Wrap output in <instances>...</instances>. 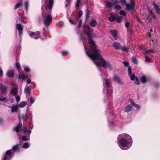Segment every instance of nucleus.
I'll list each match as a JSON object with an SVG mask.
<instances>
[{"mask_svg":"<svg viewBox=\"0 0 160 160\" xmlns=\"http://www.w3.org/2000/svg\"><path fill=\"white\" fill-rule=\"evenodd\" d=\"M121 50L123 51H127L128 50V48H127L124 47H122L121 46V48H120Z\"/></svg>","mask_w":160,"mask_h":160,"instance_id":"nucleus-46","label":"nucleus"},{"mask_svg":"<svg viewBox=\"0 0 160 160\" xmlns=\"http://www.w3.org/2000/svg\"><path fill=\"white\" fill-rule=\"evenodd\" d=\"M128 75L131 80L132 81H134L135 80V78L136 77L134 73L131 74L130 75Z\"/></svg>","mask_w":160,"mask_h":160,"instance_id":"nucleus-28","label":"nucleus"},{"mask_svg":"<svg viewBox=\"0 0 160 160\" xmlns=\"http://www.w3.org/2000/svg\"><path fill=\"white\" fill-rule=\"evenodd\" d=\"M16 99V101L17 102H19L20 100V97L19 96L16 95L15 96Z\"/></svg>","mask_w":160,"mask_h":160,"instance_id":"nucleus-50","label":"nucleus"},{"mask_svg":"<svg viewBox=\"0 0 160 160\" xmlns=\"http://www.w3.org/2000/svg\"><path fill=\"white\" fill-rule=\"evenodd\" d=\"M153 5L154 8L156 10L157 13L159 15H160V9L158 6L155 3H153Z\"/></svg>","mask_w":160,"mask_h":160,"instance_id":"nucleus-17","label":"nucleus"},{"mask_svg":"<svg viewBox=\"0 0 160 160\" xmlns=\"http://www.w3.org/2000/svg\"><path fill=\"white\" fill-rule=\"evenodd\" d=\"M18 118L20 121V122H21V118L24 121H26L28 119V117L26 114H23L21 115L20 114H19L18 116Z\"/></svg>","mask_w":160,"mask_h":160,"instance_id":"nucleus-10","label":"nucleus"},{"mask_svg":"<svg viewBox=\"0 0 160 160\" xmlns=\"http://www.w3.org/2000/svg\"><path fill=\"white\" fill-rule=\"evenodd\" d=\"M12 154V153L11 150H8L6 152L5 155L8 158V160H9L11 158Z\"/></svg>","mask_w":160,"mask_h":160,"instance_id":"nucleus-18","label":"nucleus"},{"mask_svg":"<svg viewBox=\"0 0 160 160\" xmlns=\"http://www.w3.org/2000/svg\"><path fill=\"white\" fill-rule=\"evenodd\" d=\"M40 33L39 31H37L35 32L30 31L28 33L29 36L31 38H33L35 39H37L39 38L40 37Z\"/></svg>","mask_w":160,"mask_h":160,"instance_id":"nucleus-5","label":"nucleus"},{"mask_svg":"<svg viewBox=\"0 0 160 160\" xmlns=\"http://www.w3.org/2000/svg\"><path fill=\"white\" fill-rule=\"evenodd\" d=\"M18 92V90L16 88H14L11 90L10 93L15 96L17 95Z\"/></svg>","mask_w":160,"mask_h":160,"instance_id":"nucleus-20","label":"nucleus"},{"mask_svg":"<svg viewBox=\"0 0 160 160\" xmlns=\"http://www.w3.org/2000/svg\"><path fill=\"white\" fill-rule=\"evenodd\" d=\"M122 8V7L120 5H116L114 7V8L116 10H120Z\"/></svg>","mask_w":160,"mask_h":160,"instance_id":"nucleus-42","label":"nucleus"},{"mask_svg":"<svg viewBox=\"0 0 160 160\" xmlns=\"http://www.w3.org/2000/svg\"><path fill=\"white\" fill-rule=\"evenodd\" d=\"M81 2L80 0H77L75 4V7L77 9H78L81 6Z\"/></svg>","mask_w":160,"mask_h":160,"instance_id":"nucleus-22","label":"nucleus"},{"mask_svg":"<svg viewBox=\"0 0 160 160\" xmlns=\"http://www.w3.org/2000/svg\"><path fill=\"white\" fill-rule=\"evenodd\" d=\"M83 12L82 10H80L78 12V18L80 19L81 16L82 15Z\"/></svg>","mask_w":160,"mask_h":160,"instance_id":"nucleus-41","label":"nucleus"},{"mask_svg":"<svg viewBox=\"0 0 160 160\" xmlns=\"http://www.w3.org/2000/svg\"><path fill=\"white\" fill-rule=\"evenodd\" d=\"M15 67L18 70H20L21 69V67L19 62H16L15 64Z\"/></svg>","mask_w":160,"mask_h":160,"instance_id":"nucleus-33","label":"nucleus"},{"mask_svg":"<svg viewBox=\"0 0 160 160\" xmlns=\"http://www.w3.org/2000/svg\"><path fill=\"white\" fill-rule=\"evenodd\" d=\"M103 83L104 87L103 93L107 95L105 98H108V96L111 98L110 94L112 92V88L110 81L108 78H105L103 79Z\"/></svg>","mask_w":160,"mask_h":160,"instance_id":"nucleus-3","label":"nucleus"},{"mask_svg":"<svg viewBox=\"0 0 160 160\" xmlns=\"http://www.w3.org/2000/svg\"><path fill=\"white\" fill-rule=\"evenodd\" d=\"M13 101H14V99L13 98H10L9 99H8V98L7 103H11L13 102Z\"/></svg>","mask_w":160,"mask_h":160,"instance_id":"nucleus-45","label":"nucleus"},{"mask_svg":"<svg viewBox=\"0 0 160 160\" xmlns=\"http://www.w3.org/2000/svg\"><path fill=\"white\" fill-rule=\"evenodd\" d=\"M32 88L31 85L28 86L27 85L24 89V92L26 95V97L29 96L30 94L31 89Z\"/></svg>","mask_w":160,"mask_h":160,"instance_id":"nucleus-7","label":"nucleus"},{"mask_svg":"<svg viewBox=\"0 0 160 160\" xmlns=\"http://www.w3.org/2000/svg\"><path fill=\"white\" fill-rule=\"evenodd\" d=\"M119 3V2L118 0H115L114 2H113V4L114 5H117V4H118Z\"/></svg>","mask_w":160,"mask_h":160,"instance_id":"nucleus-56","label":"nucleus"},{"mask_svg":"<svg viewBox=\"0 0 160 160\" xmlns=\"http://www.w3.org/2000/svg\"><path fill=\"white\" fill-rule=\"evenodd\" d=\"M116 19L118 22L120 23L121 22L122 20V16L118 17L117 18H116Z\"/></svg>","mask_w":160,"mask_h":160,"instance_id":"nucleus-38","label":"nucleus"},{"mask_svg":"<svg viewBox=\"0 0 160 160\" xmlns=\"http://www.w3.org/2000/svg\"><path fill=\"white\" fill-rule=\"evenodd\" d=\"M27 102L26 101H22L21 102L20 104L18 105L19 107L20 108H22L24 107L27 104Z\"/></svg>","mask_w":160,"mask_h":160,"instance_id":"nucleus-21","label":"nucleus"},{"mask_svg":"<svg viewBox=\"0 0 160 160\" xmlns=\"http://www.w3.org/2000/svg\"><path fill=\"white\" fill-rule=\"evenodd\" d=\"M108 20L111 22L114 21L116 19L115 15L114 13H111L110 14V16L108 17Z\"/></svg>","mask_w":160,"mask_h":160,"instance_id":"nucleus-14","label":"nucleus"},{"mask_svg":"<svg viewBox=\"0 0 160 160\" xmlns=\"http://www.w3.org/2000/svg\"><path fill=\"white\" fill-rule=\"evenodd\" d=\"M105 4L106 6L108 8H111L112 6V3L109 1L107 2Z\"/></svg>","mask_w":160,"mask_h":160,"instance_id":"nucleus-31","label":"nucleus"},{"mask_svg":"<svg viewBox=\"0 0 160 160\" xmlns=\"http://www.w3.org/2000/svg\"><path fill=\"white\" fill-rule=\"evenodd\" d=\"M17 29L19 31V33L20 35H22V33L23 26L19 23L17 24L16 25Z\"/></svg>","mask_w":160,"mask_h":160,"instance_id":"nucleus-11","label":"nucleus"},{"mask_svg":"<svg viewBox=\"0 0 160 160\" xmlns=\"http://www.w3.org/2000/svg\"><path fill=\"white\" fill-rule=\"evenodd\" d=\"M120 14L124 16H126V14L125 11L124 10H122L120 12Z\"/></svg>","mask_w":160,"mask_h":160,"instance_id":"nucleus-52","label":"nucleus"},{"mask_svg":"<svg viewBox=\"0 0 160 160\" xmlns=\"http://www.w3.org/2000/svg\"><path fill=\"white\" fill-rule=\"evenodd\" d=\"M131 60L132 62L135 64H137L138 63V61L137 58L135 56L132 57Z\"/></svg>","mask_w":160,"mask_h":160,"instance_id":"nucleus-26","label":"nucleus"},{"mask_svg":"<svg viewBox=\"0 0 160 160\" xmlns=\"http://www.w3.org/2000/svg\"><path fill=\"white\" fill-rule=\"evenodd\" d=\"M0 90L2 93V94H3L7 92V87H5L3 84H1L0 87Z\"/></svg>","mask_w":160,"mask_h":160,"instance_id":"nucleus-12","label":"nucleus"},{"mask_svg":"<svg viewBox=\"0 0 160 160\" xmlns=\"http://www.w3.org/2000/svg\"><path fill=\"white\" fill-rule=\"evenodd\" d=\"M22 141H26L28 140V138L26 136H23L22 137Z\"/></svg>","mask_w":160,"mask_h":160,"instance_id":"nucleus-55","label":"nucleus"},{"mask_svg":"<svg viewBox=\"0 0 160 160\" xmlns=\"http://www.w3.org/2000/svg\"><path fill=\"white\" fill-rule=\"evenodd\" d=\"M65 7H66V8L68 7L70 2L65 1Z\"/></svg>","mask_w":160,"mask_h":160,"instance_id":"nucleus-62","label":"nucleus"},{"mask_svg":"<svg viewBox=\"0 0 160 160\" xmlns=\"http://www.w3.org/2000/svg\"><path fill=\"white\" fill-rule=\"evenodd\" d=\"M29 147V144L28 142L24 143L22 146V147L24 148H27Z\"/></svg>","mask_w":160,"mask_h":160,"instance_id":"nucleus-40","label":"nucleus"},{"mask_svg":"<svg viewBox=\"0 0 160 160\" xmlns=\"http://www.w3.org/2000/svg\"><path fill=\"white\" fill-rule=\"evenodd\" d=\"M19 149V147L18 144L14 145L12 148V149L14 152H16Z\"/></svg>","mask_w":160,"mask_h":160,"instance_id":"nucleus-29","label":"nucleus"},{"mask_svg":"<svg viewBox=\"0 0 160 160\" xmlns=\"http://www.w3.org/2000/svg\"><path fill=\"white\" fill-rule=\"evenodd\" d=\"M130 142L128 141L126 139L123 138H121L118 140V145L119 147L122 149H127L130 147H128V145Z\"/></svg>","mask_w":160,"mask_h":160,"instance_id":"nucleus-4","label":"nucleus"},{"mask_svg":"<svg viewBox=\"0 0 160 160\" xmlns=\"http://www.w3.org/2000/svg\"><path fill=\"white\" fill-rule=\"evenodd\" d=\"M113 80L115 82H117L118 84H123L124 83L122 82L120 79L119 77L117 75H115L113 76Z\"/></svg>","mask_w":160,"mask_h":160,"instance_id":"nucleus-8","label":"nucleus"},{"mask_svg":"<svg viewBox=\"0 0 160 160\" xmlns=\"http://www.w3.org/2000/svg\"><path fill=\"white\" fill-rule=\"evenodd\" d=\"M89 12L88 11H87L86 12V19H87L89 17Z\"/></svg>","mask_w":160,"mask_h":160,"instance_id":"nucleus-57","label":"nucleus"},{"mask_svg":"<svg viewBox=\"0 0 160 160\" xmlns=\"http://www.w3.org/2000/svg\"><path fill=\"white\" fill-rule=\"evenodd\" d=\"M132 108V105H131L129 104L126 107L125 110H131Z\"/></svg>","mask_w":160,"mask_h":160,"instance_id":"nucleus-39","label":"nucleus"},{"mask_svg":"<svg viewBox=\"0 0 160 160\" xmlns=\"http://www.w3.org/2000/svg\"><path fill=\"white\" fill-rule=\"evenodd\" d=\"M113 47L116 49H119L120 48H121V45L120 44L117 42H114L113 43Z\"/></svg>","mask_w":160,"mask_h":160,"instance_id":"nucleus-19","label":"nucleus"},{"mask_svg":"<svg viewBox=\"0 0 160 160\" xmlns=\"http://www.w3.org/2000/svg\"><path fill=\"white\" fill-rule=\"evenodd\" d=\"M146 52L147 53H154V49H148L146 50Z\"/></svg>","mask_w":160,"mask_h":160,"instance_id":"nucleus-48","label":"nucleus"},{"mask_svg":"<svg viewBox=\"0 0 160 160\" xmlns=\"http://www.w3.org/2000/svg\"><path fill=\"white\" fill-rule=\"evenodd\" d=\"M3 75V71L1 68L0 67V77L2 76Z\"/></svg>","mask_w":160,"mask_h":160,"instance_id":"nucleus-59","label":"nucleus"},{"mask_svg":"<svg viewBox=\"0 0 160 160\" xmlns=\"http://www.w3.org/2000/svg\"><path fill=\"white\" fill-rule=\"evenodd\" d=\"M54 0H42L41 8L44 24L48 27L52 21L51 15Z\"/></svg>","mask_w":160,"mask_h":160,"instance_id":"nucleus-2","label":"nucleus"},{"mask_svg":"<svg viewBox=\"0 0 160 160\" xmlns=\"http://www.w3.org/2000/svg\"><path fill=\"white\" fill-rule=\"evenodd\" d=\"M25 4L26 9V11H27L29 5L28 2V1H26L25 2Z\"/></svg>","mask_w":160,"mask_h":160,"instance_id":"nucleus-47","label":"nucleus"},{"mask_svg":"<svg viewBox=\"0 0 160 160\" xmlns=\"http://www.w3.org/2000/svg\"><path fill=\"white\" fill-rule=\"evenodd\" d=\"M99 70L101 72V76H103L104 75V72H103L102 71V70L101 69H99Z\"/></svg>","mask_w":160,"mask_h":160,"instance_id":"nucleus-63","label":"nucleus"},{"mask_svg":"<svg viewBox=\"0 0 160 160\" xmlns=\"http://www.w3.org/2000/svg\"><path fill=\"white\" fill-rule=\"evenodd\" d=\"M151 59L149 58V57L148 56H145V61L146 62H150V61L151 60Z\"/></svg>","mask_w":160,"mask_h":160,"instance_id":"nucleus-43","label":"nucleus"},{"mask_svg":"<svg viewBox=\"0 0 160 160\" xmlns=\"http://www.w3.org/2000/svg\"><path fill=\"white\" fill-rule=\"evenodd\" d=\"M61 53L62 56H65L68 54V52L67 51H62L61 52Z\"/></svg>","mask_w":160,"mask_h":160,"instance_id":"nucleus-37","label":"nucleus"},{"mask_svg":"<svg viewBox=\"0 0 160 160\" xmlns=\"http://www.w3.org/2000/svg\"><path fill=\"white\" fill-rule=\"evenodd\" d=\"M128 75H130L132 73V68L131 67L129 66L128 67Z\"/></svg>","mask_w":160,"mask_h":160,"instance_id":"nucleus-49","label":"nucleus"},{"mask_svg":"<svg viewBox=\"0 0 160 160\" xmlns=\"http://www.w3.org/2000/svg\"><path fill=\"white\" fill-rule=\"evenodd\" d=\"M82 23V20L81 19H79V23H78V25L79 26L81 25Z\"/></svg>","mask_w":160,"mask_h":160,"instance_id":"nucleus-64","label":"nucleus"},{"mask_svg":"<svg viewBox=\"0 0 160 160\" xmlns=\"http://www.w3.org/2000/svg\"><path fill=\"white\" fill-rule=\"evenodd\" d=\"M120 1L121 3L123 5H125L127 3L126 0H120Z\"/></svg>","mask_w":160,"mask_h":160,"instance_id":"nucleus-53","label":"nucleus"},{"mask_svg":"<svg viewBox=\"0 0 160 160\" xmlns=\"http://www.w3.org/2000/svg\"><path fill=\"white\" fill-rule=\"evenodd\" d=\"M8 157H7V156L4 155L3 157V158L2 159V160H8Z\"/></svg>","mask_w":160,"mask_h":160,"instance_id":"nucleus-60","label":"nucleus"},{"mask_svg":"<svg viewBox=\"0 0 160 160\" xmlns=\"http://www.w3.org/2000/svg\"><path fill=\"white\" fill-rule=\"evenodd\" d=\"M26 82L27 83V85H28H28L29 84L31 83H32V82L31 80L30 79H27V80Z\"/></svg>","mask_w":160,"mask_h":160,"instance_id":"nucleus-54","label":"nucleus"},{"mask_svg":"<svg viewBox=\"0 0 160 160\" xmlns=\"http://www.w3.org/2000/svg\"><path fill=\"white\" fill-rule=\"evenodd\" d=\"M8 98L6 97H3L2 96H0V102H5L7 103Z\"/></svg>","mask_w":160,"mask_h":160,"instance_id":"nucleus-25","label":"nucleus"},{"mask_svg":"<svg viewBox=\"0 0 160 160\" xmlns=\"http://www.w3.org/2000/svg\"><path fill=\"white\" fill-rule=\"evenodd\" d=\"M68 20L69 21V22L72 24H75L77 23L78 22V19H76L72 21L70 19H68Z\"/></svg>","mask_w":160,"mask_h":160,"instance_id":"nucleus-36","label":"nucleus"},{"mask_svg":"<svg viewBox=\"0 0 160 160\" xmlns=\"http://www.w3.org/2000/svg\"><path fill=\"white\" fill-rule=\"evenodd\" d=\"M23 67L25 71L26 72H30V69L27 66H23Z\"/></svg>","mask_w":160,"mask_h":160,"instance_id":"nucleus-32","label":"nucleus"},{"mask_svg":"<svg viewBox=\"0 0 160 160\" xmlns=\"http://www.w3.org/2000/svg\"><path fill=\"white\" fill-rule=\"evenodd\" d=\"M125 26L126 28L129 27L130 26V23L128 22H126Z\"/></svg>","mask_w":160,"mask_h":160,"instance_id":"nucleus-58","label":"nucleus"},{"mask_svg":"<svg viewBox=\"0 0 160 160\" xmlns=\"http://www.w3.org/2000/svg\"><path fill=\"white\" fill-rule=\"evenodd\" d=\"M150 16H151L152 18L154 19L155 20L157 19L156 16L154 15V13L152 11L150 12V13L149 15L148 18H149Z\"/></svg>","mask_w":160,"mask_h":160,"instance_id":"nucleus-34","label":"nucleus"},{"mask_svg":"<svg viewBox=\"0 0 160 160\" xmlns=\"http://www.w3.org/2000/svg\"><path fill=\"white\" fill-rule=\"evenodd\" d=\"M130 102L131 104L133 106L135 107L138 110L140 109V105L136 103L132 99H130Z\"/></svg>","mask_w":160,"mask_h":160,"instance_id":"nucleus-16","label":"nucleus"},{"mask_svg":"<svg viewBox=\"0 0 160 160\" xmlns=\"http://www.w3.org/2000/svg\"><path fill=\"white\" fill-rule=\"evenodd\" d=\"M85 33L88 37L90 45V48L88 49L87 47H85L84 42H82L87 55L93 61L98 67L102 66L103 67L110 68V64L108 62L105 60L101 55L99 50L97 48L94 42L92 40L91 37V33L89 31H86Z\"/></svg>","mask_w":160,"mask_h":160,"instance_id":"nucleus-1","label":"nucleus"},{"mask_svg":"<svg viewBox=\"0 0 160 160\" xmlns=\"http://www.w3.org/2000/svg\"><path fill=\"white\" fill-rule=\"evenodd\" d=\"M23 1L22 0H20V2L17 3L15 5L14 7L15 9H17V8L20 7L22 5Z\"/></svg>","mask_w":160,"mask_h":160,"instance_id":"nucleus-23","label":"nucleus"},{"mask_svg":"<svg viewBox=\"0 0 160 160\" xmlns=\"http://www.w3.org/2000/svg\"><path fill=\"white\" fill-rule=\"evenodd\" d=\"M14 74V71L12 69H10L6 73V75L8 78H12Z\"/></svg>","mask_w":160,"mask_h":160,"instance_id":"nucleus-9","label":"nucleus"},{"mask_svg":"<svg viewBox=\"0 0 160 160\" xmlns=\"http://www.w3.org/2000/svg\"><path fill=\"white\" fill-rule=\"evenodd\" d=\"M110 32L112 35L114 39L116 40L118 39L117 37V31L114 30H111L110 31Z\"/></svg>","mask_w":160,"mask_h":160,"instance_id":"nucleus-15","label":"nucleus"},{"mask_svg":"<svg viewBox=\"0 0 160 160\" xmlns=\"http://www.w3.org/2000/svg\"><path fill=\"white\" fill-rule=\"evenodd\" d=\"M26 78V75L25 74L23 73L19 76L18 78H22V80H24Z\"/></svg>","mask_w":160,"mask_h":160,"instance_id":"nucleus-35","label":"nucleus"},{"mask_svg":"<svg viewBox=\"0 0 160 160\" xmlns=\"http://www.w3.org/2000/svg\"><path fill=\"white\" fill-rule=\"evenodd\" d=\"M31 104H32L35 101V99L32 97H30L29 99Z\"/></svg>","mask_w":160,"mask_h":160,"instance_id":"nucleus-51","label":"nucleus"},{"mask_svg":"<svg viewBox=\"0 0 160 160\" xmlns=\"http://www.w3.org/2000/svg\"><path fill=\"white\" fill-rule=\"evenodd\" d=\"M19 106L18 104L16 105H13L12 107L11 110H17L18 108H19Z\"/></svg>","mask_w":160,"mask_h":160,"instance_id":"nucleus-30","label":"nucleus"},{"mask_svg":"<svg viewBox=\"0 0 160 160\" xmlns=\"http://www.w3.org/2000/svg\"><path fill=\"white\" fill-rule=\"evenodd\" d=\"M22 131L24 133H27L28 130H27V128L26 127H24L22 128Z\"/></svg>","mask_w":160,"mask_h":160,"instance_id":"nucleus-44","label":"nucleus"},{"mask_svg":"<svg viewBox=\"0 0 160 160\" xmlns=\"http://www.w3.org/2000/svg\"><path fill=\"white\" fill-rule=\"evenodd\" d=\"M22 127V124L21 122L18 124L17 126L14 128V130L16 131V132H19L22 131L21 128Z\"/></svg>","mask_w":160,"mask_h":160,"instance_id":"nucleus-13","label":"nucleus"},{"mask_svg":"<svg viewBox=\"0 0 160 160\" xmlns=\"http://www.w3.org/2000/svg\"><path fill=\"white\" fill-rule=\"evenodd\" d=\"M123 63L124 64V66L125 67H127L129 65L128 63L125 61L123 62Z\"/></svg>","mask_w":160,"mask_h":160,"instance_id":"nucleus-61","label":"nucleus"},{"mask_svg":"<svg viewBox=\"0 0 160 160\" xmlns=\"http://www.w3.org/2000/svg\"><path fill=\"white\" fill-rule=\"evenodd\" d=\"M128 10H132L134 8L135 6V1L134 0H131L130 2L127 3L125 5Z\"/></svg>","mask_w":160,"mask_h":160,"instance_id":"nucleus-6","label":"nucleus"},{"mask_svg":"<svg viewBox=\"0 0 160 160\" xmlns=\"http://www.w3.org/2000/svg\"><path fill=\"white\" fill-rule=\"evenodd\" d=\"M97 24V21L94 20L90 21V25L92 27H95Z\"/></svg>","mask_w":160,"mask_h":160,"instance_id":"nucleus-24","label":"nucleus"},{"mask_svg":"<svg viewBox=\"0 0 160 160\" xmlns=\"http://www.w3.org/2000/svg\"><path fill=\"white\" fill-rule=\"evenodd\" d=\"M140 81L143 83H144L146 82V77L144 76H142L140 78Z\"/></svg>","mask_w":160,"mask_h":160,"instance_id":"nucleus-27","label":"nucleus"}]
</instances>
